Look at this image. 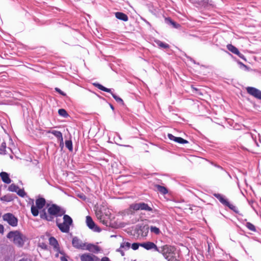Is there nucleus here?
<instances>
[{"mask_svg":"<svg viewBox=\"0 0 261 261\" xmlns=\"http://www.w3.org/2000/svg\"><path fill=\"white\" fill-rule=\"evenodd\" d=\"M48 214L45 210L40 213V218L48 221H52L55 217L62 216L65 213V211L58 205L53 204L47 208Z\"/></svg>","mask_w":261,"mask_h":261,"instance_id":"obj_1","label":"nucleus"},{"mask_svg":"<svg viewBox=\"0 0 261 261\" xmlns=\"http://www.w3.org/2000/svg\"><path fill=\"white\" fill-rule=\"evenodd\" d=\"M7 238L18 247H22L27 240L25 235L19 230L10 231L7 234Z\"/></svg>","mask_w":261,"mask_h":261,"instance_id":"obj_2","label":"nucleus"},{"mask_svg":"<svg viewBox=\"0 0 261 261\" xmlns=\"http://www.w3.org/2000/svg\"><path fill=\"white\" fill-rule=\"evenodd\" d=\"M175 250L176 249L174 246L165 245L159 248L158 252L161 253L168 261H176L177 259L175 256Z\"/></svg>","mask_w":261,"mask_h":261,"instance_id":"obj_3","label":"nucleus"},{"mask_svg":"<svg viewBox=\"0 0 261 261\" xmlns=\"http://www.w3.org/2000/svg\"><path fill=\"white\" fill-rule=\"evenodd\" d=\"M73 223L72 218L67 215H64L63 222L58 223L57 221V225L59 229L62 232L67 233L70 229V226Z\"/></svg>","mask_w":261,"mask_h":261,"instance_id":"obj_4","label":"nucleus"},{"mask_svg":"<svg viewBox=\"0 0 261 261\" xmlns=\"http://www.w3.org/2000/svg\"><path fill=\"white\" fill-rule=\"evenodd\" d=\"M214 196L217 198L219 201L224 205L228 207L230 210L233 211L236 213H238L237 207L230 203L227 199L225 198V197L219 193H215L213 194Z\"/></svg>","mask_w":261,"mask_h":261,"instance_id":"obj_5","label":"nucleus"},{"mask_svg":"<svg viewBox=\"0 0 261 261\" xmlns=\"http://www.w3.org/2000/svg\"><path fill=\"white\" fill-rule=\"evenodd\" d=\"M46 201L43 198H39L36 200V205L33 204L31 206V213L34 216H37L39 214L38 209L42 208L45 204Z\"/></svg>","mask_w":261,"mask_h":261,"instance_id":"obj_6","label":"nucleus"},{"mask_svg":"<svg viewBox=\"0 0 261 261\" xmlns=\"http://www.w3.org/2000/svg\"><path fill=\"white\" fill-rule=\"evenodd\" d=\"M3 219L12 227H16L18 225V219L11 213L5 214L3 216Z\"/></svg>","mask_w":261,"mask_h":261,"instance_id":"obj_7","label":"nucleus"},{"mask_svg":"<svg viewBox=\"0 0 261 261\" xmlns=\"http://www.w3.org/2000/svg\"><path fill=\"white\" fill-rule=\"evenodd\" d=\"M129 207L130 209L134 211L143 210L147 212L152 211V207L144 202H139L132 204Z\"/></svg>","mask_w":261,"mask_h":261,"instance_id":"obj_8","label":"nucleus"},{"mask_svg":"<svg viewBox=\"0 0 261 261\" xmlns=\"http://www.w3.org/2000/svg\"><path fill=\"white\" fill-rule=\"evenodd\" d=\"M94 85L96 87H97L98 89H100V90H102L103 91L110 93L112 94L113 97L115 99V100L117 102L121 103L122 104L123 103V100L120 97L117 96L116 94L113 93L112 92V89H111L107 88L103 86L102 85H100V84H98V83L94 84Z\"/></svg>","mask_w":261,"mask_h":261,"instance_id":"obj_9","label":"nucleus"},{"mask_svg":"<svg viewBox=\"0 0 261 261\" xmlns=\"http://www.w3.org/2000/svg\"><path fill=\"white\" fill-rule=\"evenodd\" d=\"M247 93L253 97L261 100V91L252 87L246 88Z\"/></svg>","mask_w":261,"mask_h":261,"instance_id":"obj_10","label":"nucleus"},{"mask_svg":"<svg viewBox=\"0 0 261 261\" xmlns=\"http://www.w3.org/2000/svg\"><path fill=\"white\" fill-rule=\"evenodd\" d=\"M86 224L90 229H92L95 232H100L101 229L95 225L92 218L89 216L86 217Z\"/></svg>","mask_w":261,"mask_h":261,"instance_id":"obj_11","label":"nucleus"},{"mask_svg":"<svg viewBox=\"0 0 261 261\" xmlns=\"http://www.w3.org/2000/svg\"><path fill=\"white\" fill-rule=\"evenodd\" d=\"M81 261H99V259L96 256L89 253H85L80 256Z\"/></svg>","mask_w":261,"mask_h":261,"instance_id":"obj_12","label":"nucleus"},{"mask_svg":"<svg viewBox=\"0 0 261 261\" xmlns=\"http://www.w3.org/2000/svg\"><path fill=\"white\" fill-rule=\"evenodd\" d=\"M141 247H143L147 250L153 249L154 251H159V248L153 242H146L141 243Z\"/></svg>","mask_w":261,"mask_h":261,"instance_id":"obj_13","label":"nucleus"},{"mask_svg":"<svg viewBox=\"0 0 261 261\" xmlns=\"http://www.w3.org/2000/svg\"><path fill=\"white\" fill-rule=\"evenodd\" d=\"M72 244L73 246L77 249H85L86 246V244L76 237L73 238Z\"/></svg>","mask_w":261,"mask_h":261,"instance_id":"obj_14","label":"nucleus"},{"mask_svg":"<svg viewBox=\"0 0 261 261\" xmlns=\"http://www.w3.org/2000/svg\"><path fill=\"white\" fill-rule=\"evenodd\" d=\"M130 247V244L128 242H122L120 244V246L116 250V251L119 252L121 255L123 256L125 255L124 250H127Z\"/></svg>","mask_w":261,"mask_h":261,"instance_id":"obj_15","label":"nucleus"},{"mask_svg":"<svg viewBox=\"0 0 261 261\" xmlns=\"http://www.w3.org/2000/svg\"><path fill=\"white\" fill-rule=\"evenodd\" d=\"M227 49L231 53L238 55L241 59H244V56L240 53L238 49L231 44H227L226 46Z\"/></svg>","mask_w":261,"mask_h":261,"instance_id":"obj_16","label":"nucleus"},{"mask_svg":"<svg viewBox=\"0 0 261 261\" xmlns=\"http://www.w3.org/2000/svg\"><path fill=\"white\" fill-rule=\"evenodd\" d=\"M0 177H1L3 181L6 184H9L11 182V180L9 177V174L5 172H2L0 173Z\"/></svg>","mask_w":261,"mask_h":261,"instance_id":"obj_17","label":"nucleus"},{"mask_svg":"<svg viewBox=\"0 0 261 261\" xmlns=\"http://www.w3.org/2000/svg\"><path fill=\"white\" fill-rule=\"evenodd\" d=\"M115 17L121 20L127 21L128 20V16L126 14L120 12H117L115 13Z\"/></svg>","mask_w":261,"mask_h":261,"instance_id":"obj_18","label":"nucleus"},{"mask_svg":"<svg viewBox=\"0 0 261 261\" xmlns=\"http://www.w3.org/2000/svg\"><path fill=\"white\" fill-rule=\"evenodd\" d=\"M49 242V244L51 245L56 251H58L59 249V244L57 240L54 237H50Z\"/></svg>","mask_w":261,"mask_h":261,"instance_id":"obj_19","label":"nucleus"},{"mask_svg":"<svg viewBox=\"0 0 261 261\" xmlns=\"http://www.w3.org/2000/svg\"><path fill=\"white\" fill-rule=\"evenodd\" d=\"M154 43L160 48H169V45L167 43L163 42L162 41L159 40H155Z\"/></svg>","mask_w":261,"mask_h":261,"instance_id":"obj_20","label":"nucleus"},{"mask_svg":"<svg viewBox=\"0 0 261 261\" xmlns=\"http://www.w3.org/2000/svg\"><path fill=\"white\" fill-rule=\"evenodd\" d=\"M86 249L94 252H98L99 251V248L97 246L93 244H88L86 246Z\"/></svg>","mask_w":261,"mask_h":261,"instance_id":"obj_21","label":"nucleus"},{"mask_svg":"<svg viewBox=\"0 0 261 261\" xmlns=\"http://www.w3.org/2000/svg\"><path fill=\"white\" fill-rule=\"evenodd\" d=\"M47 133L54 135L58 139H61V137L63 136L61 132L56 130H50Z\"/></svg>","mask_w":261,"mask_h":261,"instance_id":"obj_22","label":"nucleus"},{"mask_svg":"<svg viewBox=\"0 0 261 261\" xmlns=\"http://www.w3.org/2000/svg\"><path fill=\"white\" fill-rule=\"evenodd\" d=\"M155 187L156 188V189L162 194H166L168 193L167 189L163 186L160 185H155Z\"/></svg>","mask_w":261,"mask_h":261,"instance_id":"obj_23","label":"nucleus"},{"mask_svg":"<svg viewBox=\"0 0 261 261\" xmlns=\"http://www.w3.org/2000/svg\"><path fill=\"white\" fill-rule=\"evenodd\" d=\"M6 143L4 142H2L0 146V154H6L7 150H6Z\"/></svg>","mask_w":261,"mask_h":261,"instance_id":"obj_24","label":"nucleus"},{"mask_svg":"<svg viewBox=\"0 0 261 261\" xmlns=\"http://www.w3.org/2000/svg\"><path fill=\"white\" fill-rule=\"evenodd\" d=\"M197 2L204 7H207L208 5H212V4L209 3L208 0H197Z\"/></svg>","mask_w":261,"mask_h":261,"instance_id":"obj_25","label":"nucleus"},{"mask_svg":"<svg viewBox=\"0 0 261 261\" xmlns=\"http://www.w3.org/2000/svg\"><path fill=\"white\" fill-rule=\"evenodd\" d=\"M58 113L60 116H61L64 118H66L68 116V114L67 113V112L66 111V110L63 109H59L58 110Z\"/></svg>","mask_w":261,"mask_h":261,"instance_id":"obj_26","label":"nucleus"},{"mask_svg":"<svg viewBox=\"0 0 261 261\" xmlns=\"http://www.w3.org/2000/svg\"><path fill=\"white\" fill-rule=\"evenodd\" d=\"M65 146L70 151H72L73 147H72V142L71 140L65 141Z\"/></svg>","mask_w":261,"mask_h":261,"instance_id":"obj_27","label":"nucleus"},{"mask_svg":"<svg viewBox=\"0 0 261 261\" xmlns=\"http://www.w3.org/2000/svg\"><path fill=\"white\" fill-rule=\"evenodd\" d=\"M18 187L16 185H15V184H11L8 188V190L9 191H11V192H17L18 189Z\"/></svg>","mask_w":261,"mask_h":261,"instance_id":"obj_28","label":"nucleus"},{"mask_svg":"<svg viewBox=\"0 0 261 261\" xmlns=\"http://www.w3.org/2000/svg\"><path fill=\"white\" fill-rule=\"evenodd\" d=\"M246 226L250 230H251L254 232L256 231V228L255 226L250 222H247L246 224Z\"/></svg>","mask_w":261,"mask_h":261,"instance_id":"obj_29","label":"nucleus"},{"mask_svg":"<svg viewBox=\"0 0 261 261\" xmlns=\"http://www.w3.org/2000/svg\"><path fill=\"white\" fill-rule=\"evenodd\" d=\"M150 229L151 232H153L156 234H158L160 232L159 228L155 226H150Z\"/></svg>","mask_w":261,"mask_h":261,"instance_id":"obj_30","label":"nucleus"},{"mask_svg":"<svg viewBox=\"0 0 261 261\" xmlns=\"http://www.w3.org/2000/svg\"><path fill=\"white\" fill-rule=\"evenodd\" d=\"M175 142H177V143H178L180 144H185V143H188V141L182 138L177 137L176 139Z\"/></svg>","mask_w":261,"mask_h":261,"instance_id":"obj_31","label":"nucleus"},{"mask_svg":"<svg viewBox=\"0 0 261 261\" xmlns=\"http://www.w3.org/2000/svg\"><path fill=\"white\" fill-rule=\"evenodd\" d=\"M165 21H166V23L171 24L174 28L177 27L176 23L174 21H172L170 18H166L165 19Z\"/></svg>","mask_w":261,"mask_h":261,"instance_id":"obj_32","label":"nucleus"},{"mask_svg":"<svg viewBox=\"0 0 261 261\" xmlns=\"http://www.w3.org/2000/svg\"><path fill=\"white\" fill-rule=\"evenodd\" d=\"M17 193L19 196H20L21 197H24L26 195L25 192H24V191L23 189H18L17 191Z\"/></svg>","mask_w":261,"mask_h":261,"instance_id":"obj_33","label":"nucleus"},{"mask_svg":"<svg viewBox=\"0 0 261 261\" xmlns=\"http://www.w3.org/2000/svg\"><path fill=\"white\" fill-rule=\"evenodd\" d=\"M141 243H134L132 245V248L134 250H137L139 246H141Z\"/></svg>","mask_w":261,"mask_h":261,"instance_id":"obj_34","label":"nucleus"},{"mask_svg":"<svg viewBox=\"0 0 261 261\" xmlns=\"http://www.w3.org/2000/svg\"><path fill=\"white\" fill-rule=\"evenodd\" d=\"M168 137L170 140H173L174 142H175L176 139L177 138V137H175L174 136L171 134H168Z\"/></svg>","mask_w":261,"mask_h":261,"instance_id":"obj_35","label":"nucleus"},{"mask_svg":"<svg viewBox=\"0 0 261 261\" xmlns=\"http://www.w3.org/2000/svg\"><path fill=\"white\" fill-rule=\"evenodd\" d=\"M58 140H59V141L60 142V146L61 148H63V146H64V142H63V136L61 137V139H59Z\"/></svg>","mask_w":261,"mask_h":261,"instance_id":"obj_36","label":"nucleus"},{"mask_svg":"<svg viewBox=\"0 0 261 261\" xmlns=\"http://www.w3.org/2000/svg\"><path fill=\"white\" fill-rule=\"evenodd\" d=\"M55 90L62 95H65V94L59 88H56Z\"/></svg>","mask_w":261,"mask_h":261,"instance_id":"obj_37","label":"nucleus"},{"mask_svg":"<svg viewBox=\"0 0 261 261\" xmlns=\"http://www.w3.org/2000/svg\"><path fill=\"white\" fill-rule=\"evenodd\" d=\"M4 231V227L2 224H0V233L3 234Z\"/></svg>","mask_w":261,"mask_h":261,"instance_id":"obj_38","label":"nucleus"},{"mask_svg":"<svg viewBox=\"0 0 261 261\" xmlns=\"http://www.w3.org/2000/svg\"><path fill=\"white\" fill-rule=\"evenodd\" d=\"M100 261H110V259L108 257H103Z\"/></svg>","mask_w":261,"mask_h":261,"instance_id":"obj_39","label":"nucleus"},{"mask_svg":"<svg viewBox=\"0 0 261 261\" xmlns=\"http://www.w3.org/2000/svg\"><path fill=\"white\" fill-rule=\"evenodd\" d=\"M1 200H4V201H10V200L7 199V197L6 196L2 197L1 198Z\"/></svg>","mask_w":261,"mask_h":261,"instance_id":"obj_40","label":"nucleus"},{"mask_svg":"<svg viewBox=\"0 0 261 261\" xmlns=\"http://www.w3.org/2000/svg\"><path fill=\"white\" fill-rule=\"evenodd\" d=\"M60 259L61 261H68L66 257L63 256L60 257Z\"/></svg>","mask_w":261,"mask_h":261,"instance_id":"obj_41","label":"nucleus"},{"mask_svg":"<svg viewBox=\"0 0 261 261\" xmlns=\"http://www.w3.org/2000/svg\"><path fill=\"white\" fill-rule=\"evenodd\" d=\"M100 219L101 220V218H100ZM101 222H102L103 224H105L106 225H108V222L106 221L105 220H101Z\"/></svg>","mask_w":261,"mask_h":261,"instance_id":"obj_42","label":"nucleus"},{"mask_svg":"<svg viewBox=\"0 0 261 261\" xmlns=\"http://www.w3.org/2000/svg\"><path fill=\"white\" fill-rule=\"evenodd\" d=\"M19 261H28V260L22 258V259H21L20 260H19Z\"/></svg>","mask_w":261,"mask_h":261,"instance_id":"obj_43","label":"nucleus"},{"mask_svg":"<svg viewBox=\"0 0 261 261\" xmlns=\"http://www.w3.org/2000/svg\"><path fill=\"white\" fill-rule=\"evenodd\" d=\"M110 107L113 110L114 109V107L112 105H111Z\"/></svg>","mask_w":261,"mask_h":261,"instance_id":"obj_44","label":"nucleus"},{"mask_svg":"<svg viewBox=\"0 0 261 261\" xmlns=\"http://www.w3.org/2000/svg\"><path fill=\"white\" fill-rule=\"evenodd\" d=\"M10 158H11V159H13V156H12V155H11L10 156Z\"/></svg>","mask_w":261,"mask_h":261,"instance_id":"obj_45","label":"nucleus"},{"mask_svg":"<svg viewBox=\"0 0 261 261\" xmlns=\"http://www.w3.org/2000/svg\"><path fill=\"white\" fill-rule=\"evenodd\" d=\"M242 65H243L244 66L246 67L245 65H244L243 64H242Z\"/></svg>","mask_w":261,"mask_h":261,"instance_id":"obj_46","label":"nucleus"},{"mask_svg":"<svg viewBox=\"0 0 261 261\" xmlns=\"http://www.w3.org/2000/svg\"><path fill=\"white\" fill-rule=\"evenodd\" d=\"M176 261H179V260L178 259H177V260H176Z\"/></svg>","mask_w":261,"mask_h":261,"instance_id":"obj_47","label":"nucleus"}]
</instances>
